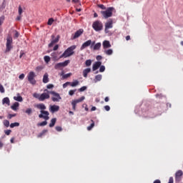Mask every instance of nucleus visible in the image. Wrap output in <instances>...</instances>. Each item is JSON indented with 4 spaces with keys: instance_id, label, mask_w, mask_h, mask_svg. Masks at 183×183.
Segmentation results:
<instances>
[{
    "instance_id": "nucleus-49",
    "label": "nucleus",
    "mask_w": 183,
    "mask_h": 183,
    "mask_svg": "<svg viewBox=\"0 0 183 183\" xmlns=\"http://www.w3.org/2000/svg\"><path fill=\"white\" fill-rule=\"evenodd\" d=\"M105 71V66H100L99 72H104Z\"/></svg>"
},
{
    "instance_id": "nucleus-32",
    "label": "nucleus",
    "mask_w": 183,
    "mask_h": 183,
    "mask_svg": "<svg viewBox=\"0 0 183 183\" xmlns=\"http://www.w3.org/2000/svg\"><path fill=\"white\" fill-rule=\"evenodd\" d=\"M44 62H46V64H49V61H51V57H49V56H45L44 57Z\"/></svg>"
},
{
    "instance_id": "nucleus-45",
    "label": "nucleus",
    "mask_w": 183,
    "mask_h": 183,
    "mask_svg": "<svg viewBox=\"0 0 183 183\" xmlns=\"http://www.w3.org/2000/svg\"><path fill=\"white\" fill-rule=\"evenodd\" d=\"M22 12H23V10H22V6H19V15H22Z\"/></svg>"
},
{
    "instance_id": "nucleus-29",
    "label": "nucleus",
    "mask_w": 183,
    "mask_h": 183,
    "mask_svg": "<svg viewBox=\"0 0 183 183\" xmlns=\"http://www.w3.org/2000/svg\"><path fill=\"white\" fill-rule=\"evenodd\" d=\"M2 102H3V104H6V105H9L11 102L9 101V97H5L3 99Z\"/></svg>"
},
{
    "instance_id": "nucleus-62",
    "label": "nucleus",
    "mask_w": 183,
    "mask_h": 183,
    "mask_svg": "<svg viewBox=\"0 0 183 183\" xmlns=\"http://www.w3.org/2000/svg\"><path fill=\"white\" fill-rule=\"evenodd\" d=\"M91 111H97V107H92Z\"/></svg>"
},
{
    "instance_id": "nucleus-56",
    "label": "nucleus",
    "mask_w": 183,
    "mask_h": 183,
    "mask_svg": "<svg viewBox=\"0 0 183 183\" xmlns=\"http://www.w3.org/2000/svg\"><path fill=\"white\" fill-rule=\"evenodd\" d=\"M96 59L97 60V61H101V59H102V56H97V57H96Z\"/></svg>"
},
{
    "instance_id": "nucleus-61",
    "label": "nucleus",
    "mask_w": 183,
    "mask_h": 183,
    "mask_svg": "<svg viewBox=\"0 0 183 183\" xmlns=\"http://www.w3.org/2000/svg\"><path fill=\"white\" fill-rule=\"evenodd\" d=\"M105 102H108L109 101V97H107L104 99Z\"/></svg>"
},
{
    "instance_id": "nucleus-52",
    "label": "nucleus",
    "mask_w": 183,
    "mask_h": 183,
    "mask_svg": "<svg viewBox=\"0 0 183 183\" xmlns=\"http://www.w3.org/2000/svg\"><path fill=\"white\" fill-rule=\"evenodd\" d=\"M53 87H54V84H48L46 86L47 89H52Z\"/></svg>"
},
{
    "instance_id": "nucleus-15",
    "label": "nucleus",
    "mask_w": 183,
    "mask_h": 183,
    "mask_svg": "<svg viewBox=\"0 0 183 183\" xmlns=\"http://www.w3.org/2000/svg\"><path fill=\"white\" fill-rule=\"evenodd\" d=\"M183 172L182 170H178L175 174V179L176 181H181V177H182Z\"/></svg>"
},
{
    "instance_id": "nucleus-20",
    "label": "nucleus",
    "mask_w": 183,
    "mask_h": 183,
    "mask_svg": "<svg viewBox=\"0 0 183 183\" xmlns=\"http://www.w3.org/2000/svg\"><path fill=\"white\" fill-rule=\"evenodd\" d=\"M55 124H56V118H53L51 119L50 124H49V127L50 128H54L55 127Z\"/></svg>"
},
{
    "instance_id": "nucleus-4",
    "label": "nucleus",
    "mask_w": 183,
    "mask_h": 183,
    "mask_svg": "<svg viewBox=\"0 0 183 183\" xmlns=\"http://www.w3.org/2000/svg\"><path fill=\"white\" fill-rule=\"evenodd\" d=\"M92 28L96 31V32H99V31H102L104 29V24L101 21H95L92 24Z\"/></svg>"
},
{
    "instance_id": "nucleus-17",
    "label": "nucleus",
    "mask_w": 183,
    "mask_h": 183,
    "mask_svg": "<svg viewBox=\"0 0 183 183\" xmlns=\"http://www.w3.org/2000/svg\"><path fill=\"white\" fill-rule=\"evenodd\" d=\"M102 64V63L101 61H97L93 64V71H97V69H98L99 68V66H101V65Z\"/></svg>"
},
{
    "instance_id": "nucleus-3",
    "label": "nucleus",
    "mask_w": 183,
    "mask_h": 183,
    "mask_svg": "<svg viewBox=\"0 0 183 183\" xmlns=\"http://www.w3.org/2000/svg\"><path fill=\"white\" fill-rule=\"evenodd\" d=\"M76 48V46H71L69 47L60 56L59 58H68V56H71L74 55V50Z\"/></svg>"
},
{
    "instance_id": "nucleus-2",
    "label": "nucleus",
    "mask_w": 183,
    "mask_h": 183,
    "mask_svg": "<svg viewBox=\"0 0 183 183\" xmlns=\"http://www.w3.org/2000/svg\"><path fill=\"white\" fill-rule=\"evenodd\" d=\"M51 92L48 91V89H44V92L41 94L38 93H34L33 94L34 98L39 99V101L44 102L45 99H49L50 96L49 94Z\"/></svg>"
},
{
    "instance_id": "nucleus-47",
    "label": "nucleus",
    "mask_w": 183,
    "mask_h": 183,
    "mask_svg": "<svg viewBox=\"0 0 183 183\" xmlns=\"http://www.w3.org/2000/svg\"><path fill=\"white\" fill-rule=\"evenodd\" d=\"M86 90V86H84L82 87H81L79 91V92H84V91Z\"/></svg>"
},
{
    "instance_id": "nucleus-64",
    "label": "nucleus",
    "mask_w": 183,
    "mask_h": 183,
    "mask_svg": "<svg viewBox=\"0 0 183 183\" xmlns=\"http://www.w3.org/2000/svg\"><path fill=\"white\" fill-rule=\"evenodd\" d=\"M94 18H98V14L94 13Z\"/></svg>"
},
{
    "instance_id": "nucleus-22",
    "label": "nucleus",
    "mask_w": 183,
    "mask_h": 183,
    "mask_svg": "<svg viewBox=\"0 0 183 183\" xmlns=\"http://www.w3.org/2000/svg\"><path fill=\"white\" fill-rule=\"evenodd\" d=\"M14 99L18 102H22L24 101V99H22V97L19 94H17V97H14Z\"/></svg>"
},
{
    "instance_id": "nucleus-24",
    "label": "nucleus",
    "mask_w": 183,
    "mask_h": 183,
    "mask_svg": "<svg viewBox=\"0 0 183 183\" xmlns=\"http://www.w3.org/2000/svg\"><path fill=\"white\" fill-rule=\"evenodd\" d=\"M44 84H48L49 82V78H48V73H46L43 76Z\"/></svg>"
},
{
    "instance_id": "nucleus-25",
    "label": "nucleus",
    "mask_w": 183,
    "mask_h": 183,
    "mask_svg": "<svg viewBox=\"0 0 183 183\" xmlns=\"http://www.w3.org/2000/svg\"><path fill=\"white\" fill-rule=\"evenodd\" d=\"M104 53L106 54V55H112V54H114V51L112 50V49H105Z\"/></svg>"
},
{
    "instance_id": "nucleus-9",
    "label": "nucleus",
    "mask_w": 183,
    "mask_h": 183,
    "mask_svg": "<svg viewBox=\"0 0 183 183\" xmlns=\"http://www.w3.org/2000/svg\"><path fill=\"white\" fill-rule=\"evenodd\" d=\"M6 46V52H9V51L12 49V37L11 36L7 37Z\"/></svg>"
},
{
    "instance_id": "nucleus-7",
    "label": "nucleus",
    "mask_w": 183,
    "mask_h": 183,
    "mask_svg": "<svg viewBox=\"0 0 183 183\" xmlns=\"http://www.w3.org/2000/svg\"><path fill=\"white\" fill-rule=\"evenodd\" d=\"M36 76V74H35V72L30 71L28 75V81L31 84V85H35L36 84V80H35V77Z\"/></svg>"
},
{
    "instance_id": "nucleus-26",
    "label": "nucleus",
    "mask_w": 183,
    "mask_h": 183,
    "mask_svg": "<svg viewBox=\"0 0 183 183\" xmlns=\"http://www.w3.org/2000/svg\"><path fill=\"white\" fill-rule=\"evenodd\" d=\"M101 42L97 43L96 44H94V46H93V49L94 51H98L99 49H101Z\"/></svg>"
},
{
    "instance_id": "nucleus-6",
    "label": "nucleus",
    "mask_w": 183,
    "mask_h": 183,
    "mask_svg": "<svg viewBox=\"0 0 183 183\" xmlns=\"http://www.w3.org/2000/svg\"><path fill=\"white\" fill-rule=\"evenodd\" d=\"M49 94L52 95L51 101H53V102H59V101L62 99V97H61L59 93L55 92L54 91H51Z\"/></svg>"
},
{
    "instance_id": "nucleus-35",
    "label": "nucleus",
    "mask_w": 183,
    "mask_h": 183,
    "mask_svg": "<svg viewBox=\"0 0 183 183\" xmlns=\"http://www.w3.org/2000/svg\"><path fill=\"white\" fill-rule=\"evenodd\" d=\"M15 127H19V123L14 122L10 124V128H15Z\"/></svg>"
},
{
    "instance_id": "nucleus-23",
    "label": "nucleus",
    "mask_w": 183,
    "mask_h": 183,
    "mask_svg": "<svg viewBox=\"0 0 183 183\" xmlns=\"http://www.w3.org/2000/svg\"><path fill=\"white\" fill-rule=\"evenodd\" d=\"M51 56H52L54 61H58V59H61V58L58 57V53L56 52L51 53Z\"/></svg>"
},
{
    "instance_id": "nucleus-57",
    "label": "nucleus",
    "mask_w": 183,
    "mask_h": 183,
    "mask_svg": "<svg viewBox=\"0 0 183 183\" xmlns=\"http://www.w3.org/2000/svg\"><path fill=\"white\" fill-rule=\"evenodd\" d=\"M15 38H18L19 36V33L16 31H15V34H14Z\"/></svg>"
},
{
    "instance_id": "nucleus-44",
    "label": "nucleus",
    "mask_w": 183,
    "mask_h": 183,
    "mask_svg": "<svg viewBox=\"0 0 183 183\" xmlns=\"http://www.w3.org/2000/svg\"><path fill=\"white\" fill-rule=\"evenodd\" d=\"M14 117H16V114H9L7 117V118L9 119H12V118H14Z\"/></svg>"
},
{
    "instance_id": "nucleus-53",
    "label": "nucleus",
    "mask_w": 183,
    "mask_h": 183,
    "mask_svg": "<svg viewBox=\"0 0 183 183\" xmlns=\"http://www.w3.org/2000/svg\"><path fill=\"white\" fill-rule=\"evenodd\" d=\"M168 183H174V177H169Z\"/></svg>"
},
{
    "instance_id": "nucleus-60",
    "label": "nucleus",
    "mask_w": 183,
    "mask_h": 183,
    "mask_svg": "<svg viewBox=\"0 0 183 183\" xmlns=\"http://www.w3.org/2000/svg\"><path fill=\"white\" fill-rule=\"evenodd\" d=\"M153 183H161V180L159 179H156Z\"/></svg>"
},
{
    "instance_id": "nucleus-36",
    "label": "nucleus",
    "mask_w": 183,
    "mask_h": 183,
    "mask_svg": "<svg viewBox=\"0 0 183 183\" xmlns=\"http://www.w3.org/2000/svg\"><path fill=\"white\" fill-rule=\"evenodd\" d=\"M3 124L4 125V127H6V128H8V127H9V121L5 119L3 122Z\"/></svg>"
},
{
    "instance_id": "nucleus-51",
    "label": "nucleus",
    "mask_w": 183,
    "mask_h": 183,
    "mask_svg": "<svg viewBox=\"0 0 183 183\" xmlns=\"http://www.w3.org/2000/svg\"><path fill=\"white\" fill-rule=\"evenodd\" d=\"M4 132L6 135H11V132H12V131L9 129V130H6Z\"/></svg>"
},
{
    "instance_id": "nucleus-54",
    "label": "nucleus",
    "mask_w": 183,
    "mask_h": 183,
    "mask_svg": "<svg viewBox=\"0 0 183 183\" xmlns=\"http://www.w3.org/2000/svg\"><path fill=\"white\" fill-rule=\"evenodd\" d=\"M19 78V79H24V78H25V74H20Z\"/></svg>"
},
{
    "instance_id": "nucleus-1",
    "label": "nucleus",
    "mask_w": 183,
    "mask_h": 183,
    "mask_svg": "<svg viewBox=\"0 0 183 183\" xmlns=\"http://www.w3.org/2000/svg\"><path fill=\"white\" fill-rule=\"evenodd\" d=\"M35 107L37 109H41L40 114H39V118H42L45 121H48L49 119V112L45 111L46 109V106L44 104H38L35 105Z\"/></svg>"
},
{
    "instance_id": "nucleus-14",
    "label": "nucleus",
    "mask_w": 183,
    "mask_h": 183,
    "mask_svg": "<svg viewBox=\"0 0 183 183\" xmlns=\"http://www.w3.org/2000/svg\"><path fill=\"white\" fill-rule=\"evenodd\" d=\"M81 34H84V29H80L73 35L72 39H76V38H79Z\"/></svg>"
},
{
    "instance_id": "nucleus-50",
    "label": "nucleus",
    "mask_w": 183,
    "mask_h": 183,
    "mask_svg": "<svg viewBox=\"0 0 183 183\" xmlns=\"http://www.w3.org/2000/svg\"><path fill=\"white\" fill-rule=\"evenodd\" d=\"M70 84H71V82H69V81L64 83L63 84V88H66V86H68V85H70Z\"/></svg>"
},
{
    "instance_id": "nucleus-10",
    "label": "nucleus",
    "mask_w": 183,
    "mask_h": 183,
    "mask_svg": "<svg viewBox=\"0 0 183 183\" xmlns=\"http://www.w3.org/2000/svg\"><path fill=\"white\" fill-rule=\"evenodd\" d=\"M90 45H92L91 48H92V46H94V45H95V41L92 42V41H91V40L86 41L81 45V46L80 48L81 51H82L83 49H85V48H87V46H89Z\"/></svg>"
},
{
    "instance_id": "nucleus-42",
    "label": "nucleus",
    "mask_w": 183,
    "mask_h": 183,
    "mask_svg": "<svg viewBox=\"0 0 183 183\" xmlns=\"http://www.w3.org/2000/svg\"><path fill=\"white\" fill-rule=\"evenodd\" d=\"M0 92L1 94H4L5 92V89L4 88V86H2V84H0Z\"/></svg>"
},
{
    "instance_id": "nucleus-27",
    "label": "nucleus",
    "mask_w": 183,
    "mask_h": 183,
    "mask_svg": "<svg viewBox=\"0 0 183 183\" xmlns=\"http://www.w3.org/2000/svg\"><path fill=\"white\" fill-rule=\"evenodd\" d=\"M18 107H19V102H14V104L11 107L13 111H16L18 109Z\"/></svg>"
},
{
    "instance_id": "nucleus-33",
    "label": "nucleus",
    "mask_w": 183,
    "mask_h": 183,
    "mask_svg": "<svg viewBox=\"0 0 183 183\" xmlns=\"http://www.w3.org/2000/svg\"><path fill=\"white\" fill-rule=\"evenodd\" d=\"M92 64V60L91 59H88L85 61L86 66H91Z\"/></svg>"
},
{
    "instance_id": "nucleus-40",
    "label": "nucleus",
    "mask_w": 183,
    "mask_h": 183,
    "mask_svg": "<svg viewBox=\"0 0 183 183\" xmlns=\"http://www.w3.org/2000/svg\"><path fill=\"white\" fill-rule=\"evenodd\" d=\"M54 24V19L51 18L48 20L47 25H52Z\"/></svg>"
},
{
    "instance_id": "nucleus-48",
    "label": "nucleus",
    "mask_w": 183,
    "mask_h": 183,
    "mask_svg": "<svg viewBox=\"0 0 183 183\" xmlns=\"http://www.w3.org/2000/svg\"><path fill=\"white\" fill-rule=\"evenodd\" d=\"M156 98H157L158 99H162V98H164V96L162 94H156Z\"/></svg>"
},
{
    "instance_id": "nucleus-43",
    "label": "nucleus",
    "mask_w": 183,
    "mask_h": 183,
    "mask_svg": "<svg viewBox=\"0 0 183 183\" xmlns=\"http://www.w3.org/2000/svg\"><path fill=\"white\" fill-rule=\"evenodd\" d=\"M56 131H57V132H61L62 131V127L57 126L55 127Z\"/></svg>"
},
{
    "instance_id": "nucleus-46",
    "label": "nucleus",
    "mask_w": 183,
    "mask_h": 183,
    "mask_svg": "<svg viewBox=\"0 0 183 183\" xmlns=\"http://www.w3.org/2000/svg\"><path fill=\"white\" fill-rule=\"evenodd\" d=\"M97 6L101 9H107V7H105L104 4H98Z\"/></svg>"
},
{
    "instance_id": "nucleus-30",
    "label": "nucleus",
    "mask_w": 183,
    "mask_h": 183,
    "mask_svg": "<svg viewBox=\"0 0 183 183\" xmlns=\"http://www.w3.org/2000/svg\"><path fill=\"white\" fill-rule=\"evenodd\" d=\"M48 124V122H46V120L41 122L40 123H38L37 126L38 127H45V125Z\"/></svg>"
},
{
    "instance_id": "nucleus-8",
    "label": "nucleus",
    "mask_w": 183,
    "mask_h": 183,
    "mask_svg": "<svg viewBox=\"0 0 183 183\" xmlns=\"http://www.w3.org/2000/svg\"><path fill=\"white\" fill-rule=\"evenodd\" d=\"M85 99V97H81L80 99L72 100L71 105H72V109L73 111L76 110V104H79V102H82Z\"/></svg>"
},
{
    "instance_id": "nucleus-16",
    "label": "nucleus",
    "mask_w": 183,
    "mask_h": 183,
    "mask_svg": "<svg viewBox=\"0 0 183 183\" xmlns=\"http://www.w3.org/2000/svg\"><path fill=\"white\" fill-rule=\"evenodd\" d=\"M111 43L108 40H105L103 41V48L104 49H108V48H111Z\"/></svg>"
},
{
    "instance_id": "nucleus-41",
    "label": "nucleus",
    "mask_w": 183,
    "mask_h": 183,
    "mask_svg": "<svg viewBox=\"0 0 183 183\" xmlns=\"http://www.w3.org/2000/svg\"><path fill=\"white\" fill-rule=\"evenodd\" d=\"M75 92H76V89H74V90H69V95H70L71 97H72V95H74V94H75Z\"/></svg>"
},
{
    "instance_id": "nucleus-11",
    "label": "nucleus",
    "mask_w": 183,
    "mask_h": 183,
    "mask_svg": "<svg viewBox=\"0 0 183 183\" xmlns=\"http://www.w3.org/2000/svg\"><path fill=\"white\" fill-rule=\"evenodd\" d=\"M68 64H69V60H66L64 62L57 63L56 64H55L54 69H59L62 68V66H67Z\"/></svg>"
},
{
    "instance_id": "nucleus-59",
    "label": "nucleus",
    "mask_w": 183,
    "mask_h": 183,
    "mask_svg": "<svg viewBox=\"0 0 183 183\" xmlns=\"http://www.w3.org/2000/svg\"><path fill=\"white\" fill-rule=\"evenodd\" d=\"M131 39V36H126V41H129Z\"/></svg>"
},
{
    "instance_id": "nucleus-21",
    "label": "nucleus",
    "mask_w": 183,
    "mask_h": 183,
    "mask_svg": "<svg viewBox=\"0 0 183 183\" xmlns=\"http://www.w3.org/2000/svg\"><path fill=\"white\" fill-rule=\"evenodd\" d=\"M102 79V74H98L95 76V79H94V82L97 84V82H99Z\"/></svg>"
},
{
    "instance_id": "nucleus-28",
    "label": "nucleus",
    "mask_w": 183,
    "mask_h": 183,
    "mask_svg": "<svg viewBox=\"0 0 183 183\" xmlns=\"http://www.w3.org/2000/svg\"><path fill=\"white\" fill-rule=\"evenodd\" d=\"M46 132H48V129H44L42 130L41 132H40L39 134H38V138H42V137H44V135H45L46 134Z\"/></svg>"
},
{
    "instance_id": "nucleus-13",
    "label": "nucleus",
    "mask_w": 183,
    "mask_h": 183,
    "mask_svg": "<svg viewBox=\"0 0 183 183\" xmlns=\"http://www.w3.org/2000/svg\"><path fill=\"white\" fill-rule=\"evenodd\" d=\"M49 111L51 114H55V112H58V111H59V106L55 104L51 105L49 107Z\"/></svg>"
},
{
    "instance_id": "nucleus-12",
    "label": "nucleus",
    "mask_w": 183,
    "mask_h": 183,
    "mask_svg": "<svg viewBox=\"0 0 183 183\" xmlns=\"http://www.w3.org/2000/svg\"><path fill=\"white\" fill-rule=\"evenodd\" d=\"M113 21H112V19H109L106 24H105V32L106 34H108V29H111V28H112L113 25Z\"/></svg>"
},
{
    "instance_id": "nucleus-55",
    "label": "nucleus",
    "mask_w": 183,
    "mask_h": 183,
    "mask_svg": "<svg viewBox=\"0 0 183 183\" xmlns=\"http://www.w3.org/2000/svg\"><path fill=\"white\" fill-rule=\"evenodd\" d=\"M104 109L106 111H109L111 109V107H109V106L107 105V106H104Z\"/></svg>"
},
{
    "instance_id": "nucleus-37",
    "label": "nucleus",
    "mask_w": 183,
    "mask_h": 183,
    "mask_svg": "<svg viewBox=\"0 0 183 183\" xmlns=\"http://www.w3.org/2000/svg\"><path fill=\"white\" fill-rule=\"evenodd\" d=\"M4 21H5V16H1L0 17V26L2 25V24H4Z\"/></svg>"
},
{
    "instance_id": "nucleus-34",
    "label": "nucleus",
    "mask_w": 183,
    "mask_h": 183,
    "mask_svg": "<svg viewBox=\"0 0 183 183\" xmlns=\"http://www.w3.org/2000/svg\"><path fill=\"white\" fill-rule=\"evenodd\" d=\"M71 86H76V85H79V81L76 80L70 84Z\"/></svg>"
},
{
    "instance_id": "nucleus-38",
    "label": "nucleus",
    "mask_w": 183,
    "mask_h": 183,
    "mask_svg": "<svg viewBox=\"0 0 183 183\" xmlns=\"http://www.w3.org/2000/svg\"><path fill=\"white\" fill-rule=\"evenodd\" d=\"M26 114H27L28 115H31L32 114V109L29 108L26 110Z\"/></svg>"
},
{
    "instance_id": "nucleus-58",
    "label": "nucleus",
    "mask_w": 183,
    "mask_h": 183,
    "mask_svg": "<svg viewBox=\"0 0 183 183\" xmlns=\"http://www.w3.org/2000/svg\"><path fill=\"white\" fill-rule=\"evenodd\" d=\"M58 48H59V46L58 44H56V46H54V51H56L58 49Z\"/></svg>"
},
{
    "instance_id": "nucleus-18",
    "label": "nucleus",
    "mask_w": 183,
    "mask_h": 183,
    "mask_svg": "<svg viewBox=\"0 0 183 183\" xmlns=\"http://www.w3.org/2000/svg\"><path fill=\"white\" fill-rule=\"evenodd\" d=\"M59 41V36H57V37L51 41V42L49 44V48H52L54 46V44L58 43Z\"/></svg>"
},
{
    "instance_id": "nucleus-63",
    "label": "nucleus",
    "mask_w": 183,
    "mask_h": 183,
    "mask_svg": "<svg viewBox=\"0 0 183 183\" xmlns=\"http://www.w3.org/2000/svg\"><path fill=\"white\" fill-rule=\"evenodd\" d=\"M21 15H19V16H17L16 21H21Z\"/></svg>"
},
{
    "instance_id": "nucleus-39",
    "label": "nucleus",
    "mask_w": 183,
    "mask_h": 183,
    "mask_svg": "<svg viewBox=\"0 0 183 183\" xmlns=\"http://www.w3.org/2000/svg\"><path fill=\"white\" fill-rule=\"evenodd\" d=\"M71 75H72V73H68L66 74H64L63 76V78H64V79H66V78H69V76H71Z\"/></svg>"
},
{
    "instance_id": "nucleus-19",
    "label": "nucleus",
    "mask_w": 183,
    "mask_h": 183,
    "mask_svg": "<svg viewBox=\"0 0 183 183\" xmlns=\"http://www.w3.org/2000/svg\"><path fill=\"white\" fill-rule=\"evenodd\" d=\"M89 72H91V69L90 68L85 69L83 71V76L84 78H87L88 77V74H89Z\"/></svg>"
},
{
    "instance_id": "nucleus-5",
    "label": "nucleus",
    "mask_w": 183,
    "mask_h": 183,
    "mask_svg": "<svg viewBox=\"0 0 183 183\" xmlns=\"http://www.w3.org/2000/svg\"><path fill=\"white\" fill-rule=\"evenodd\" d=\"M114 11V7H109L106 11H102L101 14L105 18V19H107V18H111L112 16V11Z\"/></svg>"
},
{
    "instance_id": "nucleus-31",
    "label": "nucleus",
    "mask_w": 183,
    "mask_h": 183,
    "mask_svg": "<svg viewBox=\"0 0 183 183\" xmlns=\"http://www.w3.org/2000/svg\"><path fill=\"white\" fill-rule=\"evenodd\" d=\"M92 123L90 124V126L87 127L88 131H91V129H92L94 127H95V123L94 122V120H92Z\"/></svg>"
}]
</instances>
